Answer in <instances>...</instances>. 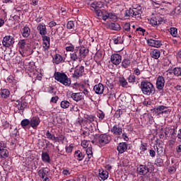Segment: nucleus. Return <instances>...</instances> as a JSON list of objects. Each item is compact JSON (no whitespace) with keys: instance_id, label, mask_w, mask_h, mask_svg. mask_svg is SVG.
Returning <instances> with one entry per match:
<instances>
[{"instance_id":"obj_50","label":"nucleus","mask_w":181,"mask_h":181,"mask_svg":"<svg viewBox=\"0 0 181 181\" xmlns=\"http://www.w3.org/2000/svg\"><path fill=\"white\" fill-rule=\"evenodd\" d=\"M117 19V16L115 13H107V19Z\"/></svg>"},{"instance_id":"obj_49","label":"nucleus","mask_w":181,"mask_h":181,"mask_svg":"<svg viewBox=\"0 0 181 181\" xmlns=\"http://www.w3.org/2000/svg\"><path fill=\"white\" fill-rule=\"evenodd\" d=\"M67 29H73L74 28V21H70L67 23L66 25Z\"/></svg>"},{"instance_id":"obj_59","label":"nucleus","mask_w":181,"mask_h":181,"mask_svg":"<svg viewBox=\"0 0 181 181\" xmlns=\"http://www.w3.org/2000/svg\"><path fill=\"white\" fill-rule=\"evenodd\" d=\"M71 87H72V88L77 90L78 88V87H80V84H78V83H73Z\"/></svg>"},{"instance_id":"obj_10","label":"nucleus","mask_w":181,"mask_h":181,"mask_svg":"<svg viewBox=\"0 0 181 181\" xmlns=\"http://www.w3.org/2000/svg\"><path fill=\"white\" fill-rule=\"evenodd\" d=\"M156 86L158 90H163V87H165V78L162 76H158L156 79Z\"/></svg>"},{"instance_id":"obj_61","label":"nucleus","mask_w":181,"mask_h":181,"mask_svg":"<svg viewBox=\"0 0 181 181\" xmlns=\"http://www.w3.org/2000/svg\"><path fill=\"white\" fill-rule=\"evenodd\" d=\"M134 74H136V76H139V74H141V71L139 69L136 68L134 69Z\"/></svg>"},{"instance_id":"obj_37","label":"nucleus","mask_w":181,"mask_h":181,"mask_svg":"<svg viewBox=\"0 0 181 181\" xmlns=\"http://www.w3.org/2000/svg\"><path fill=\"white\" fill-rule=\"evenodd\" d=\"M131 65V60L129 59H124L122 62V66L124 67V69H128L129 66Z\"/></svg>"},{"instance_id":"obj_14","label":"nucleus","mask_w":181,"mask_h":181,"mask_svg":"<svg viewBox=\"0 0 181 181\" xmlns=\"http://www.w3.org/2000/svg\"><path fill=\"white\" fill-rule=\"evenodd\" d=\"M39 124H40V119L38 117H33L30 120V127L33 128V129H36Z\"/></svg>"},{"instance_id":"obj_22","label":"nucleus","mask_w":181,"mask_h":181,"mask_svg":"<svg viewBox=\"0 0 181 181\" xmlns=\"http://www.w3.org/2000/svg\"><path fill=\"white\" fill-rule=\"evenodd\" d=\"M128 149V144L125 142L120 143L117 148V150L118 151L119 153H124L125 151Z\"/></svg>"},{"instance_id":"obj_23","label":"nucleus","mask_w":181,"mask_h":181,"mask_svg":"<svg viewBox=\"0 0 181 181\" xmlns=\"http://www.w3.org/2000/svg\"><path fill=\"white\" fill-rule=\"evenodd\" d=\"M70 59L73 62H76L77 60H81V58L80 57V54L78 52V50H75L73 53L70 54Z\"/></svg>"},{"instance_id":"obj_17","label":"nucleus","mask_w":181,"mask_h":181,"mask_svg":"<svg viewBox=\"0 0 181 181\" xmlns=\"http://www.w3.org/2000/svg\"><path fill=\"white\" fill-rule=\"evenodd\" d=\"M42 47L44 48L45 52H46V50H49V49L50 48V37L44 35L42 36Z\"/></svg>"},{"instance_id":"obj_3","label":"nucleus","mask_w":181,"mask_h":181,"mask_svg":"<svg viewBox=\"0 0 181 181\" xmlns=\"http://www.w3.org/2000/svg\"><path fill=\"white\" fill-rule=\"evenodd\" d=\"M54 78L57 81L63 84V86L69 87L71 84V80L66 74H64V72H54Z\"/></svg>"},{"instance_id":"obj_34","label":"nucleus","mask_w":181,"mask_h":181,"mask_svg":"<svg viewBox=\"0 0 181 181\" xmlns=\"http://www.w3.org/2000/svg\"><path fill=\"white\" fill-rule=\"evenodd\" d=\"M151 57L153 59H158V57H160V51L159 49H153L151 53Z\"/></svg>"},{"instance_id":"obj_16","label":"nucleus","mask_w":181,"mask_h":181,"mask_svg":"<svg viewBox=\"0 0 181 181\" xmlns=\"http://www.w3.org/2000/svg\"><path fill=\"white\" fill-rule=\"evenodd\" d=\"M83 73H84V66H79L75 69L72 77L73 78H78V77H81V76H83Z\"/></svg>"},{"instance_id":"obj_28","label":"nucleus","mask_w":181,"mask_h":181,"mask_svg":"<svg viewBox=\"0 0 181 181\" xmlns=\"http://www.w3.org/2000/svg\"><path fill=\"white\" fill-rule=\"evenodd\" d=\"M109 29L111 30H119L121 29V25L118 23H111L108 25Z\"/></svg>"},{"instance_id":"obj_62","label":"nucleus","mask_w":181,"mask_h":181,"mask_svg":"<svg viewBox=\"0 0 181 181\" xmlns=\"http://www.w3.org/2000/svg\"><path fill=\"white\" fill-rule=\"evenodd\" d=\"M82 134L86 136H88V135H90V130L88 129H86V130H84Z\"/></svg>"},{"instance_id":"obj_51","label":"nucleus","mask_w":181,"mask_h":181,"mask_svg":"<svg viewBox=\"0 0 181 181\" xmlns=\"http://www.w3.org/2000/svg\"><path fill=\"white\" fill-rule=\"evenodd\" d=\"M47 138L48 139H51V141L53 139L54 134H52V133H50V132L47 131L45 134Z\"/></svg>"},{"instance_id":"obj_36","label":"nucleus","mask_w":181,"mask_h":181,"mask_svg":"<svg viewBox=\"0 0 181 181\" xmlns=\"http://www.w3.org/2000/svg\"><path fill=\"white\" fill-rule=\"evenodd\" d=\"M119 83L122 87L127 88L128 87V81L124 77H120L119 79Z\"/></svg>"},{"instance_id":"obj_44","label":"nucleus","mask_w":181,"mask_h":181,"mask_svg":"<svg viewBox=\"0 0 181 181\" xmlns=\"http://www.w3.org/2000/svg\"><path fill=\"white\" fill-rule=\"evenodd\" d=\"M25 46H26V40H21L18 42V47L21 49H25Z\"/></svg>"},{"instance_id":"obj_60","label":"nucleus","mask_w":181,"mask_h":181,"mask_svg":"<svg viewBox=\"0 0 181 181\" xmlns=\"http://www.w3.org/2000/svg\"><path fill=\"white\" fill-rule=\"evenodd\" d=\"M81 88L84 91V90H87L88 88H90V84L86 83L84 85H82Z\"/></svg>"},{"instance_id":"obj_24","label":"nucleus","mask_w":181,"mask_h":181,"mask_svg":"<svg viewBox=\"0 0 181 181\" xmlns=\"http://www.w3.org/2000/svg\"><path fill=\"white\" fill-rule=\"evenodd\" d=\"M78 53L81 59H85L88 54V49H86L84 47H81Z\"/></svg>"},{"instance_id":"obj_52","label":"nucleus","mask_w":181,"mask_h":181,"mask_svg":"<svg viewBox=\"0 0 181 181\" xmlns=\"http://www.w3.org/2000/svg\"><path fill=\"white\" fill-rule=\"evenodd\" d=\"M98 117L100 119H103L105 118V114L103 111H100L98 112Z\"/></svg>"},{"instance_id":"obj_63","label":"nucleus","mask_w":181,"mask_h":181,"mask_svg":"<svg viewBox=\"0 0 181 181\" xmlns=\"http://www.w3.org/2000/svg\"><path fill=\"white\" fill-rule=\"evenodd\" d=\"M2 148H6V143L4 141H0V151Z\"/></svg>"},{"instance_id":"obj_64","label":"nucleus","mask_w":181,"mask_h":181,"mask_svg":"<svg viewBox=\"0 0 181 181\" xmlns=\"http://www.w3.org/2000/svg\"><path fill=\"white\" fill-rule=\"evenodd\" d=\"M56 25H57V23L54 21H51L49 23V28H53L54 26H56Z\"/></svg>"},{"instance_id":"obj_38","label":"nucleus","mask_w":181,"mask_h":181,"mask_svg":"<svg viewBox=\"0 0 181 181\" xmlns=\"http://www.w3.org/2000/svg\"><path fill=\"white\" fill-rule=\"evenodd\" d=\"M61 107L66 109V108H69V107H70V102L67 101V100H62L60 103Z\"/></svg>"},{"instance_id":"obj_9","label":"nucleus","mask_w":181,"mask_h":181,"mask_svg":"<svg viewBox=\"0 0 181 181\" xmlns=\"http://www.w3.org/2000/svg\"><path fill=\"white\" fill-rule=\"evenodd\" d=\"M50 170L47 168H42L38 171V176L43 179V181H49V175H50Z\"/></svg>"},{"instance_id":"obj_6","label":"nucleus","mask_w":181,"mask_h":181,"mask_svg":"<svg viewBox=\"0 0 181 181\" xmlns=\"http://www.w3.org/2000/svg\"><path fill=\"white\" fill-rule=\"evenodd\" d=\"M111 141V136L107 134H96L95 141L99 144L100 146H105L107 144H110Z\"/></svg>"},{"instance_id":"obj_35","label":"nucleus","mask_w":181,"mask_h":181,"mask_svg":"<svg viewBox=\"0 0 181 181\" xmlns=\"http://www.w3.org/2000/svg\"><path fill=\"white\" fill-rule=\"evenodd\" d=\"M0 155L1 158L6 159V158H8V156H9V151L7 149L2 148L0 150Z\"/></svg>"},{"instance_id":"obj_53","label":"nucleus","mask_w":181,"mask_h":181,"mask_svg":"<svg viewBox=\"0 0 181 181\" xmlns=\"http://www.w3.org/2000/svg\"><path fill=\"white\" fill-rule=\"evenodd\" d=\"M73 148H74V146H73L72 144L68 147H66V152H67V153H71L73 151Z\"/></svg>"},{"instance_id":"obj_33","label":"nucleus","mask_w":181,"mask_h":181,"mask_svg":"<svg viewBox=\"0 0 181 181\" xmlns=\"http://www.w3.org/2000/svg\"><path fill=\"white\" fill-rule=\"evenodd\" d=\"M172 73L176 77H181V67L177 66V67L174 68L172 71Z\"/></svg>"},{"instance_id":"obj_30","label":"nucleus","mask_w":181,"mask_h":181,"mask_svg":"<svg viewBox=\"0 0 181 181\" xmlns=\"http://www.w3.org/2000/svg\"><path fill=\"white\" fill-rule=\"evenodd\" d=\"M0 95L1 98H8L11 95V92L8 89H1Z\"/></svg>"},{"instance_id":"obj_43","label":"nucleus","mask_w":181,"mask_h":181,"mask_svg":"<svg viewBox=\"0 0 181 181\" xmlns=\"http://www.w3.org/2000/svg\"><path fill=\"white\" fill-rule=\"evenodd\" d=\"M170 33L174 37H177V28H171Z\"/></svg>"},{"instance_id":"obj_58","label":"nucleus","mask_w":181,"mask_h":181,"mask_svg":"<svg viewBox=\"0 0 181 181\" xmlns=\"http://www.w3.org/2000/svg\"><path fill=\"white\" fill-rule=\"evenodd\" d=\"M81 146H83V148H88V141H86V140L82 141Z\"/></svg>"},{"instance_id":"obj_32","label":"nucleus","mask_w":181,"mask_h":181,"mask_svg":"<svg viewBox=\"0 0 181 181\" xmlns=\"http://www.w3.org/2000/svg\"><path fill=\"white\" fill-rule=\"evenodd\" d=\"M112 40L115 45H122L124 43V38L121 36L113 37Z\"/></svg>"},{"instance_id":"obj_48","label":"nucleus","mask_w":181,"mask_h":181,"mask_svg":"<svg viewBox=\"0 0 181 181\" xmlns=\"http://www.w3.org/2000/svg\"><path fill=\"white\" fill-rule=\"evenodd\" d=\"M129 83H135V81L136 80V77L134 75H130L128 78Z\"/></svg>"},{"instance_id":"obj_56","label":"nucleus","mask_w":181,"mask_h":181,"mask_svg":"<svg viewBox=\"0 0 181 181\" xmlns=\"http://www.w3.org/2000/svg\"><path fill=\"white\" fill-rule=\"evenodd\" d=\"M59 100V96H54V97H52L51 98V103H54V104H56V103H57V101Z\"/></svg>"},{"instance_id":"obj_25","label":"nucleus","mask_w":181,"mask_h":181,"mask_svg":"<svg viewBox=\"0 0 181 181\" xmlns=\"http://www.w3.org/2000/svg\"><path fill=\"white\" fill-rule=\"evenodd\" d=\"M21 35L23 37H29V36H30V28L28 26H25L21 29Z\"/></svg>"},{"instance_id":"obj_45","label":"nucleus","mask_w":181,"mask_h":181,"mask_svg":"<svg viewBox=\"0 0 181 181\" xmlns=\"http://www.w3.org/2000/svg\"><path fill=\"white\" fill-rule=\"evenodd\" d=\"M123 29L124 32H129L131 30V24L129 23H126L123 25Z\"/></svg>"},{"instance_id":"obj_20","label":"nucleus","mask_w":181,"mask_h":181,"mask_svg":"<svg viewBox=\"0 0 181 181\" xmlns=\"http://www.w3.org/2000/svg\"><path fill=\"white\" fill-rule=\"evenodd\" d=\"M93 90L95 94L101 95L104 93V85L103 83H98L93 87Z\"/></svg>"},{"instance_id":"obj_39","label":"nucleus","mask_w":181,"mask_h":181,"mask_svg":"<svg viewBox=\"0 0 181 181\" xmlns=\"http://www.w3.org/2000/svg\"><path fill=\"white\" fill-rule=\"evenodd\" d=\"M21 127H23V128H26V127H28V125H30V120H29L28 119H24L21 121Z\"/></svg>"},{"instance_id":"obj_47","label":"nucleus","mask_w":181,"mask_h":181,"mask_svg":"<svg viewBox=\"0 0 181 181\" xmlns=\"http://www.w3.org/2000/svg\"><path fill=\"white\" fill-rule=\"evenodd\" d=\"M121 115H122V110L118 109L115 113V118H121Z\"/></svg>"},{"instance_id":"obj_21","label":"nucleus","mask_w":181,"mask_h":181,"mask_svg":"<svg viewBox=\"0 0 181 181\" xmlns=\"http://www.w3.org/2000/svg\"><path fill=\"white\" fill-rule=\"evenodd\" d=\"M71 97L74 101H76V103H78V101H81V100H84V95H83V93H72Z\"/></svg>"},{"instance_id":"obj_57","label":"nucleus","mask_w":181,"mask_h":181,"mask_svg":"<svg viewBox=\"0 0 181 181\" xmlns=\"http://www.w3.org/2000/svg\"><path fill=\"white\" fill-rule=\"evenodd\" d=\"M94 118L95 117L93 115H89L87 117V120L88 121V122H94Z\"/></svg>"},{"instance_id":"obj_1","label":"nucleus","mask_w":181,"mask_h":181,"mask_svg":"<svg viewBox=\"0 0 181 181\" xmlns=\"http://www.w3.org/2000/svg\"><path fill=\"white\" fill-rule=\"evenodd\" d=\"M110 0H100L98 1H93L90 4V10L95 12L97 16L102 17L103 21H107V19H108V11L104 9L101 10V8H104L105 3L110 4Z\"/></svg>"},{"instance_id":"obj_29","label":"nucleus","mask_w":181,"mask_h":181,"mask_svg":"<svg viewBox=\"0 0 181 181\" xmlns=\"http://www.w3.org/2000/svg\"><path fill=\"white\" fill-rule=\"evenodd\" d=\"M99 176L103 180H107L108 179V171L100 170Z\"/></svg>"},{"instance_id":"obj_27","label":"nucleus","mask_w":181,"mask_h":181,"mask_svg":"<svg viewBox=\"0 0 181 181\" xmlns=\"http://www.w3.org/2000/svg\"><path fill=\"white\" fill-rule=\"evenodd\" d=\"M52 62L53 63H55V64H60V63H64V59H63V57H62V55L57 54L53 58Z\"/></svg>"},{"instance_id":"obj_40","label":"nucleus","mask_w":181,"mask_h":181,"mask_svg":"<svg viewBox=\"0 0 181 181\" xmlns=\"http://www.w3.org/2000/svg\"><path fill=\"white\" fill-rule=\"evenodd\" d=\"M7 83L12 84L13 86H16V80H15V78H13L12 76L8 77Z\"/></svg>"},{"instance_id":"obj_26","label":"nucleus","mask_w":181,"mask_h":181,"mask_svg":"<svg viewBox=\"0 0 181 181\" xmlns=\"http://www.w3.org/2000/svg\"><path fill=\"white\" fill-rule=\"evenodd\" d=\"M41 158L42 162H45V163H50V156L49 155V153L47 152H42L41 154Z\"/></svg>"},{"instance_id":"obj_15","label":"nucleus","mask_w":181,"mask_h":181,"mask_svg":"<svg viewBox=\"0 0 181 181\" xmlns=\"http://www.w3.org/2000/svg\"><path fill=\"white\" fill-rule=\"evenodd\" d=\"M166 108H168V107L165 105H159L156 107H154L153 112H155L156 115H160V114H166V112H168V110L163 111V110H166Z\"/></svg>"},{"instance_id":"obj_55","label":"nucleus","mask_w":181,"mask_h":181,"mask_svg":"<svg viewBox=\"0 0 181 181\" xmlns=\"http://www.w3.org/2000/svg\"><path fill=\"white\" fill-rule=\"evenodd\" d=\"M149 155L151 158H155V156H156V153L153 149H151L149 150Z\"/></svg>"},{"instance_id":"obj_54","label":"nucleus","mask_w":181,"mask_h":181,"mask_svg":"<svg viewBox=\"0 0 181 181\" xmlns=\"http://www.w3.org/2000/svg\"><path fill=\"white\" fill-rule=\"evenodd\" d=\"M136 32H141V33H140L141 35H145V32H146V30L141 27L137 28L136 29Z\"/></svg>"},{"instance_id":"obj_12","label":"nucleus","mask_w":181,"mask_h":181,"mask_svg":"<svg viewBox=\"0 0 181 181\" xmlns=\"http://www.w3.org/2000/svg\"><path fill=\"white\" fill-rule=\"evenodd\" d=\"M111 62L115 66H118L122 60V57L119 54H113L110 58Z\"/></svg>"},{"instance_id":"obj_46","label":"nucleus","mask_w":181,"mask_h":181,"mask_svg":"<svg viewBox=\"0 0 181 181\" xmlns=\"http://www.w3.org/2000/svg\"><path fill=\"white\" fill-rule=\"evenodd\" d=\"M65 49L66 52H74V45L68 44Z\"/></svg>"},{"instance_id":"obj_31","label":"nucleus","mask_w":181,"mask_h":181,"mask_svg":"<svg viewBox=\"0 0 181 181\" xmlns=\"http://www.w3.org/2000/svg\"><path fill=\"white\" fill-rule=\"evenodd\" d=\"M74 156L79 162L84 159V154L82 153L79 150L75 151Z\"/></svg>"},{"instance_id":"obj_5","label":"nucleus","mask_w":181,"mask_h":181,"mask_svg":"<svg viewBox=\"0 0 181 181\" xmlns=\"http://www.w3.org/2000/svg\"><path fill=\"white\" fill-rule=\"evenodd\" d=\"M142 13V7L139 6L137 7L130 8L129 10H127L124 13L125 18L132 16V18H141V14Z\"/></svg>"},{"instance_id":"obj_7","label":"nucleus","mask_w":181,"mask_h":181,"mask_svg":"<svg viewBox=\"0 0 181 181\" xmlns=\"http://www.w3.org/2000/svg\"><path fill=\"white\" fill-rule=\"evenodd\" d=\"M15 43V37L12 35H6L2 40V45L4 47H11Z\"/></svg>"},{"instance_id":"obj_18","label":"nucleus","mask_w":181,"mask_h":181,"mask_svg":"<svg viewBox=\"0 0 181 181\" xmlns=\"http://www.w3.org/2000/svg\"><path fill=\"white\" fill-rule=\"evenodd\" d=\"M37 30L40 32L41 36H45L47 35V29L46 28V25L45 23H40L37 27Z\"/></svg>"},{"instance_id":"obj_13","label":"nucleus","mask_w":181,"mask_h":181,"mask_svg":"<svg viewBox=\"0 0 181 181\" xmlns=\"http://www.w3.org/2000/svg\"><path fill=\"white\" fill-rule=\"evenodd\" d=\"M147 43L148 46H151V47H160L162 45V41L153 40L152 38L148 39Z\"/></svg>"},{"instance_id":"obj_41","label":"nucleus","mask_w":181,"mask_h":181,"mask_svg":"<svg viewBox=\"0 0 181 181\" xmlns=\"http://www.w3.org/2000/svg\"><path fill=\"white\" fill-rule=\"evenodd\" d=\"M147 146H148V144L146 143H141V145L140 146V153L143 154L144 152H145V151H147L148 148H147Z\"/></svg>"},{"instance_id":"obj_8","label":"nucleus","mask_w":181,"mask_h":181,"mask_svg":"<svg viewBox=\"0 0 181 181\" xmlns=\"http://www.w3.org/2000/svg\"><path fill=\"white\" fill-rule=\"evenodd\" d=\"M16 107L18 108L19 114L23 115V111L28 107V103L23 99H19L16 101Z\"/></svg>"},{"instance_id":"obj_11","label":"nucleus","mask_w":181,"mask_h":181,"mask_svg":"<svg viewBox=\"0 0 181 181\" xmlns=\"http://www.w3.org/2000/svg\"><path fill=\"white\" fill-rule=\"evenodd\" d=\"M163 18L161 17H153L150 19V23L155 28L156 26H159L163 23Z\"/></svg>"},{"instance_id":"obj_19","label":"nucleus","mask_w":181,"mask_h":181,"mask_svg":"<svg viewBox=\"0 0 181 181\" xmlns=\"http://www.w3.org/2000/svg\"><path fill=\"white\" fill-rule=\"evenodd\" d=\"M123 129L119 125L116 124L111 129V132L113 135H121L122 134Z\"/></svg>"},{"instance_id":"obj_4","label":"nucleus","mask_w":181,"mask_h":181,"mask_svg":"<svg viewBox=\"0 0 181 181\" xmlns=\"http://www.w3.org/2000/svg\"><path fill=\"white\" fill-rule=\"evenodd\" d=\"M154 170L155 167L151 164V163H147L145 165H140L137 168L139 175H141L143 176H145L147 173H152Z\"/></svg>"},{"instance_id":"obj_2","label":"nucleus","mask_w":181,"mask_h":181,"mask_svg":"<svg viewBox=\"0 0 181 181\" xmlns=\"http://www.w3.org/2000/svg\"><path fill=\"white\" fill-rule=\"evenodd\" d=\"M140 88L144 95H153L155 94V86L148 81H143L140 83Z\"/></svg>"},{"instance_id":"obj_42","label":"nucleus","mask_w":181,"mask_h":181,"mask_svg":"<svg viewBox=\"0 0 181 181\" xmlns=\"http://www.w3.org/2000/svg\"><path fill=\"white\" fill-rule=\"evenodd\" d=\"M86 154L88 155V159L93 158V147H88L86 148Z\"/></svg>"}]
</instances>
